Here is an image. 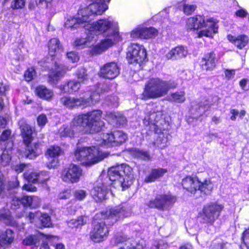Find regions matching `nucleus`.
I'll list each match as a JSON object with an SVG mask.
<instances>
[{"label":"nucleus","instance_id":"f257e3e1","mask_svg":"<svg viewBox=\"0 0 249 249\" xmlns=\"http://www.w3.org/2000/svg\"><path fill=\"white\" fill-rule=\"evenodd\" d=\"M102 112L95 110L75 117L69 125H63L59 130L60 137H74L79 133H93L99 131L104 125L101 121Z\"/></svg>","mask_w":249,"mask_h":249},{"label":"nucleus","instance_id":"f03ea898","mask_svg":"<svg viewBox=\"0 0 249 249\" xmlns=\"http://www.w3.org/2000/svg\"><path fill=\"white\" fill-rule=\"evenodd\" d=\"M110 0H90L91 3L88 6L80 9L77 16H68L65 22L66 28L75 30L83 27L86 30L89 29V23L95 16L102 15L108 9L107 2Z\"/></svg>","mask_w":249,"mask_h":249},{"label":"nucleus","instance_id":"7ed1b4c3","mask_svg":"<svg viewBox=\"0 0 249 249\" xmlns=\"http://www.w3.org/2000/svg\"><path fill=\"white\" fill-rule=\"evenodd\" d=\"M187 30H196L197 37H206L212 38L218 32V21L213 18H205L198 15L188 18L186 20Z\"/></svg>","mask_w":249,"mask_h":249},{"label":"nucleus","instance_id":"20e7f679","mask_svg":"<svg viewBox=\"0 0 249 249\" xmlns=\"http://www.w3.org/2000/svg\"><path fill=\"white\" fill-rule=\"evenodd\" d=\"M177 85V83L173 81H164L158 78L151 79L145 85L142 98L146 100L163 96Z\"/></svg>","mask_w":249,"mask_h":249},{"label":"nucleus","instance_id":"39448f33","mask_svg":"<svg viewBox=\"0 0 249 249\" xmlns=\"http://www.w3.org/2000/svg\"><path fill=\"white\" fill-rule=\"evenodd\" d=\"M103 85L99 84L92 88L90 93L80 98L65 96L60 99L61 103L66 107L73 108L76 107H83L93 105L100 99V93L103 91Z\"/></svg>","mask_w":249,"mask_h":249},{"label":"nucleus","instance_id":"423d86ee","mask_svg":"<svg viewBox=\"0 0 249 249\" xmlns=\"http://www.w3.org/2000/svg\"><path fill=\"white\" fill-rule=\"evenodd\" d=\"M89 23V29L87 30L92 33L100 35L103 34L107 32L111 31L112 35L105 39H112L113 44L115 41L120 40V36L118 33V23L111 17L100 19L90 24Z\"/></svg>","mask_w":249,"mask_h":249},{"label":"nucleus","instance_id":"0eeeda50","mask_svg":"<svg viewBox=\"0 0 249 249\" xmlns=\"http://www.w3.org/2000/svg\"><path fill=\"white\" fill-rule=\"evenodd\" d=\"M108 176L111 181H115L123 190L128 188L133 182L134 176L132 168L126 164H121L110 167Z\"/></svg>","mask_w":249,"mask_h":249},{"label":"nucleus","instance_id":"6e6552de","mask_svg":"<svg viewBox=\"0 0 249 249\" xmlns=\"http://www.w3.org/2000/svg\"><path fill=\"white\" fill-rule=\"evenodd\" d=\"M90 32L87 38H78L74 42L73 45L77 47L84 48L88 47V52L91 55L102 53L113 45L112 39L107 38L96 43L97 36H91Z\"/></svg>","mask_w":249,"mask_h":249},{"label":"nucleus","instance_id":"1a4fd4ad","mask_svg":"<svg viewBox=\"0 0 249 249\" xmlns=\"http://www.w3.org/2000/svg\"><path fill=\"white\" fill-rule=\"evenodd\" d=\"M108 153L102 152L95 146L77 147L74 158L86 166H91L107 157Z\"/></svg>","mask_w":249,"mask_h":249},{"label":"nucleus","instance_id":"9d476101","mask_svg":"<svg viewBox=\"0 0 249 249\" xmlns=\"http://www.w3.org/2000/svg\"><path fill=\"white\" fill-rule=\"evenodd\" d=\"M20 128L23 142L27 147L26 156L30 159H33L41 153L39 144L36 142L31 143L33 140V131L29 125L25 124L21 126Z\"/></svg>","mask_w":249,"mask_h":249},{"label":"nucleus","instance_id":"9b49d317","mask_svg":"<svg viewBox=\"0 0 249 249\" xmlns=\"http://www.w3.org/2000/svg\"><path fill=\"white\" fill-rule=\"evenodd\" d=\"M125 133L122 131L117 130L110 133H102L97 137V144L107 146H118L127 140Z\"/></svg>","mask_w":249,"mask_h":249},{"label":"nucleus","instance_id":"f8f14e48","mask_svg":"<svg viewBox=\"0 0 249 249\" xmlns=\"http://www.w3.org/2000/svg\"><path fill=\"white\" fill-rule=\"evenodd\" d=\"M127 58L129 63L141 67L147 61V53L144 47L138 44H131L128 48Z\"/></svg>","mask_w":249,"mask_h":249},{"label":"nucleus","instance_id":"ddd939ff","mask_svg":"<svg viewBox=\"0 0 249 249\" xmlns=\"http://www.w3.org/2000/svg\"><path fill=\"white\" fill-rule=\"evenodd\" d=\"M223 208L222 205L217 203L205 205L199 213V217L204 223L212 224L218 218Z\"/></svg>","mask_w":249,"mask_h":249},{"label":"nucleus","instance_id":"4468645a","mask_svg":"<svg viewBox=\"0 0 249 249\" xmlns=\"http://www.w3.org/2000/svg\"><path fill=\"white\" fill-rule=\"evenodd\" d=\"M177 200L176 197L171 195L157 196L154 200H150L148 206L161 211L170 210Z\"/></svg>","mask_w":249,"mask_h":249},{"label":"nucleus","instance_id":"2eb2a0df","mask_svg":"<svg viewBox=\"0 0 249 249\" xmlns=\"http://www.w3.org/2000/svg\"><path fill=\"white\" fill-rule=\"evenodd\" d=\"M130 215V210L126 206H118L101 213L102 218L107 220L108 224H112L119 219Z\"/></svg>","mask_w":249,"mask_h":249},{"label":"nucleus","instance_id":"dca6fc26","mask_svg":"<svg viewBox=\"0 0 249 249\" xmlns=\"http://www.w3.org/2000/svg\"><path fill=\"white\" fill-rule=\"evenodd\" d=\"M108 233V228L105 222L101 220L98 222L94 221V227L90 232V238L94 242H100L104 240Z\"/></svg>","mask_w":249,"mask_h":249},{"label":"nucleus","instance_id":"f3484780","mask_svg":"<svg viewBox=\"0 0 249 249\" xmlns=\"http://www.w3.org/2000/svg\"><path fill=\"white\" fill-rule=\"evenodd\" d=\"M82 175V170L79 166L71 164L62 172L61 178L66 182L76 183Z\"/></svg>","mask_w":249,"mask_h":249},{"label":"nucleus","instance_id":"a211bd4d","mask_svg":"<svg viewBox=\"0 0 249 249\" xmlns=\"http://www.w3.org/2000/svg\"><path fill=\"white\" fill-rule=\"evenodd\" d=\"M157 109H154L153 112L150 113L149 115L145 117L143 120V123L146 125H149L150 129L155 132H157L160 127L159 124V122L162 118V108L160 106H156Z\"/></svg>","mask_w":249,"mask_h":249},{"label":"nucleus","instance_id":"6ab92c4d","mask_svg":"<svg viewBox=\"0 0 249 249\" xmlns=\"http://www.w3.org/2000/svg\"><path fill=\"white\" fill-rule=\"evenodd\" d=\"M120 73V69L115 62L105 64L101 68L99 75L100 76L109 79L116 77Z\"/></svg>","mask_w":249,"mask_h":249},{"label":"nucleus","instance_id":"aec40b11","mask_svg":"<svg viewBox=\"0 0 249 249\" xmlns=\"http://www.w3.org/2000/svg\"><path fill=\"white\" fill-rule=\"evenodd\" d=\"M61 153V149L57 146H51L47 150L46 156L48 162L47 165L49 168H54L58 165V157Z\"/></svg>","mask_w":249,"mask_h":249},{"label":"nucleus","instance_id":"412c9836","mask_svg":"<svg viewBox=\"0 0 249 249\" xmlns=\"http://www.w3.org/2000/svg\"><path fill=\"white\" fill-rule=\"evenodd\" d=\"M45 238L49 241L52 239H57V237L51 235H44L41 233H38L35 235H31L26 237L22 241L23 245L37 247L40 242Z\"/></svg>","mask_w":249,"mask_h":249},{"label":"nucleus","instance_id":"4be33fe9","mask_svg":"<svg viewBox=\"0 0 249 249\" xmlns=\"http://www.w3.org/2000/svg\"><path fill=\"white\" fill-rule=\"evenodd\" d=\"M216 62L215 53L211 52L204 55L200 62V66L203 70L212 71L215 68Z\"/></svg>","mask_w":249,"mask_h":249},{"label":"nucleus","instance_id":"5701e85b","mask_svg":"<svg viewBox=\"0 0 249 249\" xmlns=\"http://www.w3.org/2000/svg\"><path fill=\"white\" fill-rule=\"evenodd\" d=\"M200 185V181L195 177H187L182 181L183 188L194 195L197 193V187Z\"/></svg>","mask_w":249,"mask_h":249},{"label":"nucleus","instance_id":"b1692460","mask_svg":"<svg viewBox=\"0 0 249 249\" xmlns=\"http://www.w3.org/2000/svg\"><path fill=\"white\" fill-rule=\"evenodd\" d=\"M67 71L66 68L62 65L55 63L54 68L49 73V81L53 84H56L61 78Z\"/></svg>","mask_w":249,"mask_h":249},{"label":"nucleus","instance_id":"393cba45","mask_svg":"<svg viewBox=\"0 0 249 249\" xmlns=\"http://www.w3.org/2000/svg\"><path fill=\"white\" fill-rule=\"evenodd\" d=\"M107 193V187L102 183H97L90 192L91 195L96 201L105 199Z\"/></svg>","mask_w":249,"mask_h":249},{"label":"nucleus","instance_id":"a878e982","mask_svg":"<svg viewBox=\"0 0 249 249\" xmlns=\"http://www.w3.org/2000/svg\"><path fill=\"white\" fill-rule=\"evenodd\" d=\"M188 53L187 49L182 46L175 47L166 54L167 59L176 60L185 57Z\"/></svg>","mask_w":249,"mask_h":249},{"label":"nucleus","instance_id":"bb28decb","mask_svg":"<svg viewBox=\"0 0 249 249\" xmlns=\"http://www.w3.org/2000/svg\"><path fill=\"white\" fill-rule=\"evenodd\" d=\"M227 38L230 42L239 49H243L249 43V37L245 35H239L237 36L229 35L227 36Z\"/></svg>","mask_w":249,"mask_h":249},{"label":"nucleus","instance_id":"cd10ccee","mask_svg":"<svg viewBox=\"0 0 249 249\" xmlns=\"http://www.w3.org/2000/svg\"><path fill=\"white\" fill-rule=\"evenodd\" d=\"M14 239V233L10 230H7L0 234V248H6Z\"/></svg>","mask_w":249,"mask_h":249},{"label":"nucleus","instance_id":"c85d7f7f","mask_svg":"<svg viewBox=\"0 0 249 249\" xmlns=\"http://www.w3.org/2000/svg\"><path fill=\"white\" fill-rule=\"evenodd\" d=\"M36 94L40 98L50 100L53 95L52 90L44 86H39L36 89Z\"/></svg>","mask_w":249,"mask_h":249},{"label":"nucleus","instance_id":"c756f323","mask_svg":"<svg viewBox=\"0 0 249 249\" xmlns=\"http://www.w3.org/2000/svg\"><path fill=\"white\" fill-rule=\"evenodd\" d=\"M106 120L110 124H123L125 122V118L119 113L109 112L106 116Z\"/></svg>","mask_w":249,"mask_h":249},{"label":"nucleus","instance_id":"7c9ffc66","mask_svg":"<svg viewBox=\"0 0 249 249\" xmlns=\"http://www.w3.org/2000/svg\"><path fill=\"white\" fill-rule=\"evenodd\" d=\"M166 100L174 103H182L186 100L184 91H179L170 93L166 96Z\"/></svg>","mask_w":249,"mask_h":249},{"label":"nucleus","instance_id":"2f4dec72","mask_svg":"<svg viewBox=\"0 0 249 249\" xmlns=\"http://www.w3.org/2000/svg\"><path fill=\"white\" fill-rule=\"evenodd\" d=\"M23 205L31 208H36L40 204V198L36 196H25L22 198Z\"/></svg>","mask_w":249,"mask_h":249},{"label":"nucleus","instance_id":"473e14b6","mask_svg":"<svg viewBox=\"0 0 249 249\" xmlns=\"http://www.w3.org/2000/svg\"><path fill=\"white\" fill-rule=\"evenodd\" d=\"M80 87V82L75 80L69 81L66 85L61 87L60 89L65 93H71L77 91Z\"/></svg>","mask_w":249,"mask_h":249},{"label":"nucleus","instance_id":"72a5a7b5","mask_svg":"<svg viewBox=\"0 0 249 249\" xmlns=\"http://www.w3.org/2000/svg\"><path fill=\"white\" fill-rule=\"evenodd\" d=\"M200 185L197 187V193L209 194L213 188V184L210 179H206L203 182L200 181Z\"/></svg>","mask_w":249,"mask_h":249},{"label":"nucleus","instance_id":"f704fd0d","mask_svg":"<svg viewBox=\"0 0 249 249\" xmlns=\"http://www.w3.org/2000/svg\"><path fill=\"white\" fill-rule=\"evenodd\" d=\"M166 172V170L161 168L153 169L150 175L146 177L145 181L147 182L154 181L156 179L162 177Z\"/></svg>","mask_w":249,"mask_h":249},{"label":"nucleus","instance_id":"c9c22d12","mask_svg":"<svg viewBox=\"0 0 249 249\" xmlns=\"http://www.w3.org/2000/svg\"><path fill=\"white\" fill-rule=\"evenodd\" d=\"M48 48L50 55L52 56L54 55L61 50L59 40L56 38L51 39L49 41Z\"/></svg>","mask_w":249,"mask_h":249},{"label":"nucleus","instance_id":"e433bc0d","mask_svg":"<svg viewBox=\"0 0 249 249\" xmlns=\"http://www.w3.org/2000/svg\"><path fill=\"white\" fill-rule=\"evenodd\" d=\"M131 239H127L124 236H118L112 239V242H114L115 244H118L119 243H124V245L123 247L120 248L119 249H132Z\"/></svg>","mask_w":249,"mask_h":249},{"label":"nucleus","instance_id":"4c0bfd02","mask_svg":"<svg viewBox=\"0 0 249 249\" xmlns=\"http://www.w3.org/2000/svg\"><path fill=\"white\" fill-rule=\"evenodd\" d=\"M87 217L81 216L78 217L77 219L70 220L68 222V225L71 228H77L87 223Z\"/></svg>","mask_w":249,"mask_h":249},{"label":"nucleus","instance_id":"58836bf2","mask_svg":"<svg viewBox=\"0 0 249 249\" xmlns=\"http://www.w3.org/2000/svg\"><path fill=\"white\" fill-rule=\"evenodd\" d=\"M143 39H148L154 37L158 35V31L152 27H143V32L142 33Z\"/></svg>","mask_w":249,"mask_h":249},{"label":"nucleus","instance_id":"ea45409f","mask_svg":"<svg viewBox=\"0 0 249 249\" xmlns=\"http://www.w3.org/2000/svg\"><path fill=\"white\" fill-rule=\"evenodd\" d=\"M0 220L2 221L8 225H13L14 224L12 218L8 211L4 210L0 212Z\"/></svg>","mask_w":249,"mask_h":249},{"label":"nucleus","instance_id":"a19ab883","mask_svg":"<svg viewBox=\"0 0 249 249\" xmlns=\"http://www.w3.org/2000/svg\"><path fill=\"white\" fill-rule=\"evenodd\" d=\"M132 153L133 155L136 158L145 160L150 159L149 154L142 150L135 148L132 150Z\"/></svg>","mask_w":249,"mask_h":249},{"label":"nucleus","instance_id":"79ce46f5","mask_svg":"<svg viewBox=\"0 0 249 249\" xmlns=\"http://www.w3.org/2000/svg\"><path fill=\"white\" fill-rule=\"evenodd\" d=\"M142 32L143 26H139L130 32V36L133 39L143 38Z\"/></svg>","mask_w":249,"mask_h":249},{"label":"nucleus","instance_id":"37998d69","mask_svg":"<svg viewBox=\"0 0 249 249\" xmlns=\"http://www.w3.org/2000/svg\"><path fill=\"white\" fill-rule=\"evenodd\" d=\"M39 172H32L30 173H25L24 174V178L29 182L36 183Z\"/></svg>","mask_w":249,"mask_h":249},{"label":"nucleus","instance_id":"c03bdc74","mask_svg":"<svg viewBox=\"0 0 249 249\" xmlns=\"http://www.w3.org/2000/svg\"><path fill=\"white\" fill-rule=\"evenodd\" d=\"M49 179L48 173L46 171L39 172L36 183L44 184Z\"/></svg>","mask_w":249,"mask_h":249},{"label":"nucleus","instance_id":"a18cd8bd","mask_svg":"<svg viewBox=\"0 0 249 249\" xmlns=\"http://www.w3.org/2000/svg\"><path fill=\"white\" fill-rule=\"evenodd\" d=\"M39 218L43 227H49L51 225L50 217L47 214L41 213Z\"/></svg>","mask_w":249,"mask_h":249},{"label":"nucleus","instance_id":"49530a36","mask_svg":"<svg viewBox=\"0 0 249 249\" xmlns=\"http://www.w3.org/2000/svg\"><path fill=\"white\" fill-rule=\"evenodd\" d=\"M87 196V192L86 191L78 189L75 190L73 193V196L74 198L78 200H83Z\"/></svg>","mask_w":249,"mask_h":249},{"label":"nucleus","instance_id":"de8ad7c7","mask_svg":"<svg viewBox=\"0 0 249 249\" xmlns=\"http://www.w3.org/2000/svg\"><path fill=\"white\" fill-rule=\"evenodd\" d=\"M182 11L186 15H190L193 13L195 10L196 6L194 4H189L182 3Z\"/></svg>","mask_w":249,"mask_h":249},{"label":"nucleus","instance_id":"09e8293b","mask_svg":"<svg viewBox=\"0 0 249 249\" xmlns=\"http://www.w3.org/2000/svg\"><path fill=\"white\" fill-rule=\"evenodd\" d=\"M76 75L79 80L78 82H80V83L84 82L88 79L86 70L84 68L79 69L77 71Z\"/></svg>","mask_w":249,"mask_h":249},{"label":"nucleus","instance_id":"8fccbe9b","mask_svg":"<svg viewBox=\"0 0 249 249\" xmlns=\"http://www.w3.org/2000/svg\"><path fill=\"white\" fill-rule=\"evenodd\" d=\"M167 139L163 137L160 136L156 140L155 144V145L160 149H163L167 146Z\"/></svg>","mask_w":249,"mask_h":249},{"label":"nucleus","instance_id":"3c124183","mask_svg":"<svg viewBox=\"0 0 249 249\" xmlns=\"http://www.w3.org/2000/svg\"><path fill=\"white\" fill-rule=\"evenodd\" d=\"M25 0H15L11 3V8L13 9L23 8L25 5Z\"/></svg>","mask_w":249,"mask_h":249},{"label":"nucleus","instance_id":"603ef678","mask_svg":"<svg viewBox=\"0 0 249 249\" xmlns=\"http://www.w3.org/2000/svg\"><path fill=\"white\" fill-rule=\"evenodd\" d=\"M36 72L33 68L28 69L24 73V77L27 81H31L35 76Z\"/></svg>","mask_w":249,"mask_h":249},{"label":"nucleus","instance_id":"864d4df0","mask_svg":"<svg viewBox=\"0 0 249 249\" xmlns=\"http://www.w3.org/2000/svg\"><path fill=\"white\" fill-rule=\"evenodd\" d=\"M1 158L2 160V163L3 165L5 166L9 163L11 160V157L10 154L8 153V150H7L6 149L4 150L1 156Z\"/></svg>","mask_w":249,"mask_h":249},{"label":"nucleus","instance_id":"5fc2aeb1","mask_svg":"<svg viewBox=\"0 0 249 249\" xmlns=\"http://www.w3.org/2000/svg\"><path fill=\"white\" fill-rule=\"evenodd\" d=\"M167 246L162 240L156 241L153 243L151 249H165Z\"/></svg>","mask_w":249,"mask_h":249},{"label":"nucleus","instance_id":"6e6d98bb","mask_svg":"<svg viewBox=\"0 0 249 249\" xmlns=\"http://www.w3.org/2000/svg\"><path fill=\"white\" fill-rule=\"evenodd\" d=\"M67 58L73 63L77 62L79 60L78 54L75 52H70L67 54Z\"/></svg>","mask_w":249,"mask_h":249},{"label":"nucleus","instance_id":"4d7b16f0","mask_svg":"<svg viewBox=\"0 0 249 249\" xmlns=\"http://www.w3.org/2000/svg\"><path fill=\"white\" fill-rule=\"evenodd\" d=\"M242 240L247 248H249V228L243 232Z\"/></svg>","mask_w":249,"mask_h":249},{"label":"nucleus","instance_id":"13d9d810","mask_svg":"<svg viewBox=\"0 0 249 249\" xmlns=\"http://www.w3.org/2000/svg\"><path fill=\"white\" fill-rule=\"evenodd\" d=\"M37 122L39 126H44L47 122L46 116L43 114L40 115L37 118Z\"/></svg>","mask_w":249,"mask_h":249},{"label":"nucleus","instance_id":"bf43d9fd","mask_svg":"<svg viewBox=\"0 0 249 249\" xmlns=\"http://www.w3.org/2000/svg\"><path fill=\"white\" fill-rule=\"evenodd\" d=\"M20 204H23V203L22 202V198L19 199V198L17 197H15L13 198L11 202V207L13 209H17Z\"/></svg>","mask_w":249,"mask_h":249},{"label":"nucleus","instance_id":"052dcab7","mask_svg":"<svg viewBox=\"0 0 249 249\" xmlns=\"http://www.w3.org/2000/svg\"><path fill=\"white\" fill-rule=\"evenodd\" d=\"M11 132L10 130L7 129L4 130L1 135L0 141L5 142L8 140L11 136Z\"/></svg>","mask_w":249,"mask_h":249},{"label":"nucleus","instance_id":"680f3d73","mask_svg":"<svg viewBox=\"0 0 249 249\" xmlns=\"http://www.w3.org/2000/svg\"><path fill=\"white\" fill-rule=\"evenodd\" d=\"M71 191L69 190H65L60 193L58 195V198L60 199H66L71 196Z\"/></svg>","mask_w":249,"mask_h":249},{"label":"nucleus","instance_id":"e2e57ef3","mask_svg":"<svg viewBox=\"0 0 249 249\" xmlns=\"http://www.w3.org/2000/svg\"><path fill=\"white\" fill-rule=\"evenodd\" d=\"M29 165L28 164H25L23 163L17 164L13 166L14 170L17 173L22 172L24 169L28 167Z\"/></svg>","mask_w":249,"mask_h":249},{"label":"nucleus","instance_id":"0e129e2a","mask_svg":"<svg viewBox=\"0 0 249 249\" xmlns=\"http://www.w3.org/2000/svg\"><path fill=\"white\" fill-rule=\"evenodd\" d=\"M41 215V213L37 212L35 213H30L28 215V218L31 223L34 222L36 219L39 218Z\"/></svg>","mask_w":249,"mask_h":249},{"label":"nucleus","instance_id":"69168bd1","mask_svg":"<svg viewBox=\"0 0 249 249\" xmlns=\"http://www.w3.org/2000/svg\"><path fill=\"white\" fill-rule=\"evenodd\" d=\"M239 85L241 89L245 91H247L249 89V84L247 79H243L240 82Z\"/></svg>","mask_w":249,"mask_h":249},{"label":"nucleus","instance_id":"338daca9","mask_svg":"<svg viewBox=\"0 0 249 249\" xmlns=\"http://www.w3.org/2000/svg\"><path fill=\"white\" fill-rule=\"evenodd\" d=\"M22 189L29 192H36V188L30 184H25Z\"/></svg>","mask_w":249,"mask_h":249},{"label":"nucleus","instance_id":"774afa93","mask_svg":"<svg viewBox=\"0 0 249 249\" xmlns=\"http://www.w3.org/2000/svg\"><path fill=\"white\" fill-rule=\"evenodd\" d=\"M225 244L220 243L213 245L211 249H227Z\"/></svg>","mask_w":249,"mask_h":249}]
</instances>
